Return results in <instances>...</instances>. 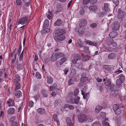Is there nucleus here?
I'll return each instance as SVG.
<instances>
[{
    "label": "nucleus",
    "instance_id": "58",
    "mask_svg": "<svg viewBox=\"0 0 126 126\" xmlns=\"http://www.w3.org/2000/svg\"><path fill=\"white\" fill-rule=\"evenodd\" d=\"M79 93V90L78 89H76L74 92V95L75 96H77Z\"/></svg>",
    "mask_w": 126,
    "mask_h": 126
},
{
    "label": "nucleus",
    "instance_id": "10",
    "mask_svg": "<svg viewBox=\"0 0 126 126\" xmlns=\"http://www.w3.org/2000/svg\"><path fill=\"white\" fill-rule=\"evenodd\" d=\"M78 120L80 122H82L84 121H86V115L83 114L81 115L78 118Z\"/></svg>",
    "mask_w": 126,
    "mask_h": 126
},
{
    "label": "nucleus",
    "instance_id": "39",
    "mask_svg": "<svg viewBox=\"0 0 126 126\" xmlns=\"http://www.w3.org/2000/svg\"><path fill=\"white\" fill-rule=\"evenodd\" d=\"M12 89L11 87H9L8 88L7 92V94L8 96H9L12 93Z\"/></svg>",
    "mask_w": 126,
    "mask_h": 126
},
{
    "label": "nucleus",
    "instance_id": "44",
    "mask_svg": "<svg viewBox=\"0 0 126 126\" xmlns=\"http://www.w3.org/2000/svg\"><path fill=\"white\" fill-rule=\"evenodd\" d=\"M16 84L15 91L16 90L19 89L20 88V84L19 83H16Z\"/></svg>",
    "mask_w": 126,
    "mask_h": 126
},
{
    "label": "nucleus",
    "instance_id": "22",
    "mask_svg": "<svg viewBox=\"0 0 126 126\" xmlns=\"http://www.w3.org/2000/svg\"><path fill=\"white\" fill-rule=\"evenodd\" d=\"M20 80V77L18 75L15 76L14 81L15 83H17Z\"/></svg>",
    "mask_w": 126,
    "mask_h": 126
},
{
    "label": "nucleus",
    "instance_id": "21",
    "mask_svg": "<svg viewBox=\"0 0 126 126\" xmlns=\"http://www.w3.org/2000/svg\"><path fill=\"white\" fill-rule=\"evenodd\" d=\"M57 85L56 83L53 84L52 86L50 87L49 90L50 91H51L52 90H55L56 91L57 89Z\"/></svg>",
    "mask_w": 126,
    "mask_h": 126
},
{
    "label": "nucleus",
    "instance_id": "26",
    "mask_svg": "<svg viewBox=\"0 0 126 126\" xmlns=\"http://www.w3.org/2000/svg\"><path fill=\"white\" fill-rule=\"evenodd\" d=\"M58 59L64 56V54L62 52H59L56 53Z\"/></svg>",
    "mask_w": 126,
    "mask_h": 126
},
{
    "label": "nucleus",
    "instance_id": "23",
    "mask_svg": "<svg viewBox=\"0 0 126 126\" xmlns=\"http://www.w3.org/2000/svg\"><path fill=\"white\" fill-rule=\"evenodd\" d=\"M108 57L110 59H115L116 56L114 53H111L108 55Z\"/></svg>",
    "mask_w": 126,
    "mask_h": 126
},
{
    "label": "nucleus",
    "instance_id": "6",
    "mask_svg": "<svg viewBox=\"0 0 126 126\" xmlns=\"http://www.w3.org/2000/svg\"><path fill=\"white\" fill-rule=\"evenodd\" d=\"M80 58V56L78 54H76L74 56V59L72 60V63L74 64H76L77 62L79 60V59Z\"/></svg>",
    "mask_w": 126,
    "mask_h": 126
},
{
    "label": "nucleus",
    "instance_id": "62",
    "mask_svg": "<svg viewBox=\"0 0 126 126\" xmlns=\"http://www.w3.org/2000/svg\"><path fill=\"white\" fill-rule=\"evenodd\" d=\"M34 104V103L32 101H30L29 103V106L30 107H32L33 106Z\"/></svg>",
    "mask_w": 126,
    "mask_h": 126
},
{
    "label": "nucleus",
    "instance_id": "35",
    "mask_svg": "<svg viewBox=\"0 0 126 126\" xmlns=\"http://www.w3.org/2000/svg\"><path fill=\"white\" fill-rule=\"evenodd\" d=\"M37 112L40 114H43L45 113L44 110L42 108L38 109L37 110Z\"/></svg>",
    "mask_w": 126,
    "mask_h": 126
},
{
    "label": "nucleus",
    "instance_id": "28",
    "mask_svg": "<svg viewBox=\"0 0 126 126\" xmlns=\"http://www.w3.org/2000/svg\"><path fill=\"white\" fill-rule=\"evenodd\" d=\"M56 66L58 68H60L61 67L62 64L59 61H57L55 62Z\"/></svg>",
    "mask_w": 126,
    "mask_h": 126
},
{
    "label": "nucleus",
    "instance_id": "12",
    "mask_svg": "<svg viewBox=\"0 0 126 126\" xmlns=\"http://www.w3.org/2000/svg\"><path fill=\"white\" fill-rule=\"evenodd\" d=\"M52 119L54 120L57 123V125L58 126H59V121L58 120L57 118V114H54L53 117H52Z\"/></svg>",
    "mask_w": 126,
    "mask_h": 126
},
{
    "label": "nucleus",
    "instance_id": "37",
    "mask_svg": "<svg viewBox=\"0 0 126 126\" xmlns=\"http://www.w3.org/2000/svg\"><path fill=\"white\" fill-rule=\"evenodd\" d=\"M108 120L107 119H106L105 121L102 122V123L103 125L105 126H110L109 123L107 122Z\"/></svg>",
    "mask_w": 126,
    "mask_h": 126
},
{
    "label": "nucleus",
    "instance_id": "33",
    "mask_svg": "<svg viewBox=\"0 0 126 126\" xmlns=\"http://www.w3.org/2000/svg\"><path fill=\"white\" fill-rule=\"evenodd\" d=\"M117 35V33L115 32H111L109 34V36L112 38H115Z\"/></svg>",
    "mask_w": 126,
    "mask_h": 126
},
{
    "label": "nucleus",
    "instance_id": "29",
    "mask_svg": "<svg viewBox=\"0 0 126 126\" xmlns=\"http://www.w3.org/2000/svg\"><path fill=\"white\" fill-rule=\"evenodd\" d=\"M102 108L103 107L99 105L97 106L95 109V112L97 113L99 112L102 109Z\"/></svg>",
    "mask_w": 126,
    "mask_h": 126
},
{
    "label": "nucleus",
    "instance_id": "11",
    "mask_svg": "<svg viewBox=\"0 0 126 126\" xmlns=\"http://www.w3.org/2000/svg\"><path fill=\"white\" fill-rule=\"evenodd\" d=\"M57 59L58 58L56 53H53L51 57L50 60L52 62H55L56 61Z\"/></svg>",
    "mask_w": 126,
    "mask_h": 126
},
{
    "label": "nucleus",
    "instance_id": "27",
    "mask_svg": "<svg viewBox=\"0 0 126 126\" xmlns=\"http://www.w3.org/2000/svg\"><path fill=\"white\" fill-rule=\"evenodd\" d=\"M42 94L44 97H47L48 96L49 94L47 91L43 90L42 91Z\"/></svg>",
    "mask_w": 126,
    "mask_h": 126
},
{
    "label": "nucleus",
    "instance_id": "47",
    "mask_svg": "<svg viewBox=\"0 0 126 126\" xmlns=\"http://www.w3.org/2000/svg\"><path fill=\"white\" fill-rule=\"evenodd\" d=\"M80 97L79 96H78L76 98H75V104H78L79 102Z\"/></svg>",
    "mask_w": 126,
    "mask_h": 126
},
{
    "label": "nucleus",
    "instance_id": "46",
    "mask_svg": "<svg viewBox=\"0 0 126 126\" xmlns=\"http://www.w3.org/2000/svg\"><path fill=\"white\" fill-rule=\"evenodd\" d=\"M100 123L98 121H95L93 123L92 126H100Z\"/></svg>",
    "mask_w": 126,
    "mask_h": 126
},
{
    "label": "nucleus",
    "instance_id": "54",
    "mask_svg": "<svg viewBox=\"0 0 126 126\" xmlns=\"http://www.w3.org/2000/svg\"><path fill=\"white\" fill-rule=\"evenodd\" d=\"M35 76L38 79H40L41 78V75L39 72L36 73L35 75Z\"/></svg>",
    "mask_w": 126,
    "mask_h": 126
},
{
    "label": "nucleus",
    "instance_id": "53",
    "mask_svg": "<svg viewBox=\"0 0 126 126\" xmlns=\"http://www.w3.org/2000/svg\"><path fill=\"white\" fill-rule=\"evenodd\" d=\"M21 3V0H16V4L18 6H19Z\"/></svg>",
    "mask_w": 126,
    "mask_h": 126
},
{
    "label": "nucleus",
    "instance_id": "13",
    "mask_svg": "<svg viewBox=\"0 0 126 126\" xmlns=\"http://www.w3.org/2000/svg\"><path fill=\"white\" fill-rule=\"evenodd\" d=\"M86 42L87 44L91 45L94 46L95 47H96L97 45V43L92 42V41L89 40H86Z\"/></svg>",
    "mask_w": 126,
    "mask_h": 126
},
{
    "label": "nucleus",
    "instance_id": "9",
    "mask_svg": "<svg viewBox=\"0 0 126 126\" xmlns=\"http://www.w3.org/2000/svg\"><path fill=\"white\" fill-rule=\"evenodd\" d=\"M7 105L9 107H12L14 106V102L13 100L9 99L7 101Z\"/></svg>",
    "mask_w": 126,
    "mask_h": 126
},
{
    "label": "nucleus",
    "instance_id": "56",
    "mask_svg": "<svg viewBox=\"0 0 126 126\" xmlns=\"http://www.w3.org/2000/svg\"><path fill=\"white\" fill-rule=\"evenodd\" d=\"M97 1V0H91L90 1V3L91 4L93 5L96 3Z\"/></svg>",
    "mask_w": 126,
    "mask_h": 126
},
{
    "label": "nucleus",
    "instance_id": "4",
    "mask_svg": "<svg viewBox=\"0 0 126 126\" xmlns=\"http://www.w3.org/2000/svg\"><path fill=\"white\" fill-rule=\"evenodd\" d=\"M28 20V17L25 16L19 19L18 21V24L23 25L26 23Z\"/></svg>",
    "mask_w": 126,
    "mask_h": 126
},
{
    "label": "nucleus",
    "instance_id": "20",
    "mask_svg": "<svg viewBox=\"0 0 126 126\" xmlns=\"http://www.w3.org/2000/svg\"><path fill=\"white\" fill-rule=\"evenodd\" d=\"M90 57L88 55H86L83 56L82 58V60L83 61H85L90 59Z\"/></svg>",
    "mask_w": 126,
    "mask_h": 126
},
{
    "label": "nucleus",
    "instance_id": "63",
    "mask_svg": "<svg viewBox=\"0 0 126 126\" xmlns=\"http://www.w3.org/2000/svg\"><path fill=\"white\" fill-rule=\"evenodd\" d=\"M79 13L81 15H83L84 14V11L83 10H81L79 11Z\"/></svg>",
    "mask_w": 126,
    "mask_h": 126
},
{
    "label": "nucleus",
    "instance_id": "42",
    "mask_svg": "<svg viewBox=\"0 0 126 126\" xmlns=\"http://www.w3.org/2000/svg\"><path fill=\"white\" fill-rule=\"evenodd\" d=\"M121 110L119 108L115 111V112L116 114L118 115L121 113Z\"/></svg>",
    "mask_w": 126,
    "mask_h": 126
},
{
    "label": "nucleus",
    "instance_id": "64",
    "mask_svg": "<svg viewBox=\"0 0 126 126\" xmlns=\"http://www.w3.org/2000/svg\"><path fill=\"white\" fill-rule=\"evenodd\" d=\"M119 25H115L114 27V29L116 30L119 29Z\"/></svg>",
    "mask_w": 126,
    "mask_h": 126
},
{
    "label": "nucleus",
    "instance_id": "49",
    "mask_svg": "<svg viewBox=\"0 0 126 126\" xmlns=\"http://www.w3.org/2000/svg\"><path fill=\"white\" fill-rule=\"evenodd\" d=\"M31 0H28L24 2L25 4L27 7H29L30 3Z\"/></svg>",
    "mask_w": 126,
    "mask_h": 126
},
{
    "label": "nucleus",
    "instance_id": "51",
    "mask_svg": "<svg viewBox=\"0 0 126 126\" xmlns=\"http://www.w3.org/2000/svg\"><path fill=\"white\" fill-rule=\"evenodd\" d=\"M89 0H83L82 3L84 5H86L89 3Z\"/></svg>",
    "mask_w": 126,
    "mask_h": 126
},
{
    "label": "nucleus",
    "instance_id": "36",
    "mask_svg": "<svg viewBox=\"0 0 126 126\" xmlns=\"http://www.w3.org/2000/svg\"><path fill=\"white\" fill-rule=\"evenodd\" d=\"M47 83L49 84H51L53 81V79L52 78L48 76H47Z\"/></svg>",
    "mask_w": 126,
    "mask_h": 126
},
{
    "label": "nucleus",
    "instance_id": "60",
    "mask_svg": "<svg viewBox=\"0 0 126 126\" xmlns=\"http://www.w3.org/2000/svg\"><path fill=\"white\" fill-rule=\"evenodd\" d=\"M97 24L95 23H93L90 25V27L92 28H95L97 26Z\"/></svg>",
    "mask_w": 126,
    "mask_h": 126
},
{
    "label": "nucleus",
    "instance_id": "31",
    "mask_svg": "<svg viewBox=\"0 0 126 126\" xmlns=\"http://www.w3.org/2000/svg\"><path fill=\"white\" fill-rule=\"evenodd\" d=\"M62 103L61 101L60 100H56L54 102L55 106H58L61 105Z\"/></svg>",
    "mask_w": 126,
    "mask_h": 126
},
{
    "label": "nucleus",
    "instance_id": "30",
    "mask_svg": "<svg viewBox=\"0 0 126 126\" xmlns=\"http://www.w3.org/2000/svg\"><path fill=\"white\" fill-rule=\"evenodd\" d=\"M82 77L80 79V80L81 82L82 83L87 81L88 80V78L86 77H83V75H82Z\"/></svg>",
    "mask_w": 126,
    "mask_h": 126
},
{
    "label": "nucleus",
    "instance_id": "50",
    "mask_svg": "<svg viewBox=\"0 0 126 126\" xmlns=\"http://www.w3.org/2000/svg\"><path fill=\"white\" fill-rule=\"evenodd\" d=\"M73 96V94L72 93H69L67 96L66 97V99L68 100L69 98H71L72 97V96Z\"/></svg>",
    "mask_w": 126,
    "mask_h": 126
},
{
    "label": "nucleus",
    "instance_id": "17",
    "mask_svg": "<svg viewBox=\"0 0 126 126\" xmlns=\"http://www.w3.org/2000/svg\"><path fill=\"white\" fill-rule=\"evenodd\" d=\"M86 121L88 122H91L93 121L92 117L89 115H86Z\"/></svg>",
    "mask_w": 126,
    "mask_h": 126
},
{
    "label": "nucleus",
    "instance_id": "7",
    "mask_svg": "<svg viewBox=\"0 0 126 126\" xmlns=\"http://www.w3.org/2000/svg\"><path fill=\"white\" fill-rule=\"evenodd\" d=\"M125 14V13L121 11L120 9H118L117 16L118 18L120 19L122 18Z\"/></svg>",
    "mask_w": 126,
    "mask_h": 126
},
{
    "label": "nucleus",
    "instance_id": "43",
    "mask_svg": "<svg viewBox=\"0 0 126 126\" xmlns=\"http://www.w3.org/2000/svg\"><path fill=\"white\" fill-rule=\"evenodd\" d=\"M112 107L113 110L114 112L119 108L117 104H114L113 105Z\"/></svg>",
    "mask_w": 126,
    "mask_h": 126
},
{
    "label": "nucleus",
    "instance_id": "25",
    "mask_svg": "<svg viewBox=\"0 0 126 126\" xmlns=\"http://www.w3.org/2000/svg\"><path fill=\"white\" fill-rule=\"evenodd\" d=\"M76 73V71L74 69H72L71 71V72L69 75V77L71 78H73L75 75Z\"/></svg>",
    "mask_w": 126,
    "mask_h": 126
},
{
    "label": "nucleus",
    "instance_id": "57",
    "mask_svg": "<svg viewBox=\"0 0 126 126\" xmlns=\"http://www.w3.org/2000/svg\"><path fill=\"white\" fill-rule=\"evenodd\" d=\"M55 90H52L51 91H52L51 95L52 96L55 97L56 95V92L55 91Z\"/></svg>",
    "mask_w": 126,
    "mask_h": 126
},
{
    "label": "nucleus",
    "instance_id": "34",
    "mask_svg": "<svg viewBox=\"0 0 126 126\" xmlns=\"http://www.w3.org/2000/svg\"><path fill=\"white\" fill-rule=\"evenodd\" d=\"M15 95L18 98L21 97L22 95V93L21 91H16L15 93Z\"/></svg>",
    "mask_w": 126,
    "mask_h": 126
},
{
    "label": "nucleus",
    "instance_id": "15",
    "mask_svg": "<svg viewBox=\"0 0 126 126\" xmlns=\"http://www.w3.org/2000/svg\"><path fill=\"white\" fill-rule=\"evenodd\" d=\"M62 23V22L60 19H58L57 21L55 22L54 23V25L55 26H60Z\"/></svg>",
    "mask_w": 126,
    "mask_h": 126
},
{
    "label": "nucleus",
    "instance_id": "38",
    "mask_svg": "<svg viewBox=\"0 0 126 126\" xmlns=\"http://www.w3.org/2000/svg\"><path fill=\"white\" fill-rule=\"evenodd\" d=\"M109 42L110 43H108V45H110L111 44L112 46L114 47H116L117 46V43L115 42H111L110 40L109 41Z\"/></svg>",
    "mask_w": 126,
    "mask_h": 126
},
{
    "label": "nucleus",
    "instance_id": "45",
    "mask_svg": "<svg viewBox=\"0 0 126 126\" xmlns=\"http://www.w3.org/2000/svg\"><path fill=\"white\" fill-rule=\"evenodd\" d=\"M50 31V30L48 29H43L41 31V32L43 33H47L49 32Z\"/></svg>",
    "mask_w": 126,
    "mask_h": 126
},
{
    "label": "nucleus",
    "instance_id": "2",
    "mask_svg": "<svg viewBox=\"0 0 126 126\" xmlns=\"http://www.w3.org/2000/svg\"><path fill=\"white\" fill-rule=\"evenodd\" d=\"M103 81L105 85L109 87L111 90L112 91L113 90L114 85H111V80L110 79L106 77L103 79Z\"/></svg>",
    "mask_w": 126,
    "mask_h": 126
},
{
    "label": "nucleus",
    "instance_id": "14",
    "mask_svg": "<svg viewBox=\"0 0 126 126\" xmlns=\"http://www.w3.org/2000/svg\"><path fill=\"white\" fill-rule=\"evenodd\" d=\"M15 111V109L13 108H10L7 111V113L9 114H13Z\"/></svg>",
    "mask_w": 126,
    "mask_h": 126
},
{
    "label": "nucleus",
    "instance_id": "32",
    "mask_svg": "<svg viewBox=\"0 0 126 126\" xmlns=\"http://www.w3.org/2000/svg\"><path fill=\"white\" fill-rule=\"evenodd\" d=\"M87 24V21L84 19L83 20L81 23L79 24V25L81 27H83L86 25Z\"/></svg>",
    "mask_w": 126,
    "mask_h": 126
},
{
    "label": "nucleus",
    "instance_id": "61",
    "mask_svg": "<svg viewBox=\"0 0 126 126\" xmlns=\"http://www.w3.org/2000/svg\"><path fill=\"white\" fill-rule=\"evenodd\" d=\"M78 32L80 34H82L84 33V32L82 29L79 28Z\"/></svg>",
    "mask_w": 126,
    "mask_h": 126
},
{
    "label": "nucleus",
    "instance_id": "40",
    "mask_svg": "<svg viewBox=\"0 0 126 126\" xmlns=\"http://www.w3.org/2000/svg\"><path fill=\"white\" fill-rule=\"evenodd\" d=\"M67 59L66 58H63L61 59L59 61L62 64Z\"/></svg>",
    "mask_w": 126,
    "mask_h": 126
},
{
    "label": "nucleus",
    "instance_id": "19",
    "mask_svg": "<svg viewBox=\"0 0 126 126\" xmlns=\"http://www.w3.org/2000/svg\"><path fill=\"white\" fill-rule=\"evenodd\" d=\"M82 94L83 95V98L84 99H87L88 98H89L90 95L89 93H84V92L82 91Z\"/></svg>",
    "mask_w": 126,
    "mask_h": 126
},
{
    "label": "nucleus",
    "instance_id": "3",
    "mask_svg": "<svg viewBox=\"0 0 126 126\" xmlns=\"http://www.w3.org/2000/svg\"><path fill=\"white\" fill-rule=\"evenodd\" d=\"M118 77L119 79L116 80V84L118 85H121L124 81L125 77L123 75L121 74L118 76Z\"/></svg>",
    "mask_w": 126,
    "mask_h": 126
},
{
    "label": "nucleus",
    "instance_id": "59",
    "mask_svg": "<svg viewBox=\"0 0 126 126\" xmlns=\"http://www.w3.org/2000/svg\"><path fill=\"white\" fill-rule=\"evenodd\" d=\"M15 121V117L14 116H13L11 117V118H10V122L11 123H13L14 122V121Z\"/></svg>",
    "mask_w": 126,
    "mask_h": 126
},
{
    "label": "nucleus",
    "instance_id": "5",
    "mask_svg": "<svg viewBox=\"0 0 126 126\" xmlns=\"http://www.w3.org/2000/svg\"><path fill=\"white\" fill-rule=\"evenodd\" d=\"M109 5L107 3H104V7H102V9L103 10L102 12L103 13L105 14L106 13L107 11H109V9L108 8Z\"/></svg>",
    "mask_w": 126,
    "mask_h": 126
},
{
    "label": "nucleus",
    "instance_id": "18",
    "mask_svg": "<svg viewBox=\"0 0 126 126\" xmlns=\"http://www.w3.org/2000/svg\"><path fill=\"white\" fill-rule=\"evenodd\" d=\"M88 8L90 11H93L95 12V11L97 9V8L96 6H89Z\"/></svg>",
    "mask_w": 126,
    "mask_h": 126
},
{
    "label": "nucleus",
    "instance_id": "16",
    "mask_svg": "<svg viewBox=\"0 0 126 126\" xmlns=\"http://www.w3.org/2000/svg\"><path fill=\"white\" fill-rule=\"evenodd\" d=\"M77 45L80 47H83V43L79 39L77 41Z\"/></svg>",
    "mask_w": 126,
    "mask_h": 126
},
{
    "label": "nucleus",
    "instance_id": "8",
    "mask_svg": "<svg viewBox=\"0 0 126 126\" xmlns=\"http://www.w3.org/2000/svg\"><path fill=\"white\" fill-rule=\"evenodd\" d=\"M103 67L105 69L109 71H111L114 69L113 67L112 66L108 65H104Z\"/></svg>",
    "mask_w": 126,
    "mask_h": 126
},
{
    "label": "nucleus",
    "instance_id": "41",
    "mask_svg": "<svg viewBox=\"0 0 126 126\" xmlns=\"http://www.w3.org/2000/svg\"><path fill=\"white\" fill-rule=\"evenodd\" d=\"M100 115V117L103 118H105L106 117V115L105 113L104 112H101Z\"/></svg>",
    "mask_w": 126,
    "mask_h": 126
},
{
    "label": "nucleus",
    "instance_id": "24",
    "mask_svg": "<svg viewBox=\"0 0 126 126\" xmlns=\"http://www.w3.org/2000/svg\"><path fill=\"white\" fill-rule=\"evenodd\" d=\"M49 25V21L47 19H46L44 22L43 24V27L44 28H47Z\"/></svg>",
    "mask_w": 126,
    "mask_h": 126
},
{
    "label": "nucleus",
    "instance_id": "55",
    "mask_svg": "<svg viewBox=\"0 0 126 126\" xmlns=\"http://www.w3.org/2000/svg\"><path fill=\"white\" fill-rule=\"evenodd\" d=\"M66 121L67 124L72 123L71 119L69 117L66 118Z\"/></svg>",
    "mask_w": 126,
    "mask_h": 126
},
{
    "label": "nucleus",
    "instance_id": "52",
    "mask_svg": "<svg viewBox=\"0 0 126 126\" xmlns=\"http://www.w3.org/2000/svg\"><path fill=\"white\" fill-rule=\"evenodd\" d=\"M113 2L116 5V6H117L119 3V0H112Z\"/></svg>",
    "mask_w": 126,
    "mask_h": 126
},
{
    "label": "nucleus",
    "instance_id": "1",
    "mask_svg": "<svg viewBox=\"0 0 126 126\" xmlns=\"http://www.w3.org/2000/svg\"><path fill=\"white\" fill-rule=\"evenodd\" d=\"M55 38L57 40L62 41L65 38L64 34L65 33V30L64 29H56L54 32Z\"/></svg>",
    "mask_w": 126,
    "mask_h": 126
},
{
    "label": "nucleus",
    "instance_id": "48",
    "mask_svg": "<svg viewBox=\"0 0 126 126\" xmlns=\"http://www.w3.org/2000/svg\"><path fill=\"white\" fill-rule=\"evenodd\" d=\"M47 18L49 20H50L52 18V14L48 12V13L47 14Z\"/></svg>",
    "mask_w": 126,
    "mask_h": 126
}]
</instances>
